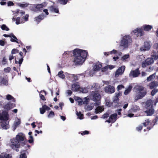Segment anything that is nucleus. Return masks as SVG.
Wrapping results in <instances>:
<instances>
[{"instance_id": "31", "label": "nucleus", "mask_w": 158, "mask_h": 158, "mask_svg": "<svg viewBox=\"0 0 158 158\" xmlns=\"http://www.w3.org/2000/svg\"><path fill=\"white\" fill-rule=\"evenodd\" d=\"M50 10L52 12H55L57 13H59L58 9L56 7L54 6H51L50 7Z\"/></svg>"}, {"instance_id": "10", "label": "nucleus", "mask_w": 158, "mask_h": 158, "mask_svg": "<svg viewBox=\"0 0 158 158\" xmlns=\"http://www.w3.org/2000/svg\"><path fill=\"white\" fill-rule=\"evenodd\" d=\"M47 5V2H44L41 4L37 5L35 8L33 9V10L34 11H41L44 8H45Z\"/></svg>"}, {"instance_id": "45", "label": "nucleus", "mask_w": 158, "mask_h": 158, "mask_svg": "<svg viewBox=\"0 0 158 158\" xmlns=\"http://www.w3.org/2000/svg\"><path fill=\"white\" fill-rule=\"evenodd\" d=\"M75 99L77 101L79 105H81L82 104V100L79 97H76Z\"/></svg>"}, {"instance_id": "17", "label": "nucleus", "mask_w": 158, "mask_h": 158, "mask_svg": "<svg viewBox=\"0 0 158 158\" xmlns=\"http://www.w3.org/2000/svg\"><path fill=\"white\" fill-rule=\"evenodd\" d=\"M117 114H114L111 115L110 117L108 120L106 121V122H107L108 123H114L116 120Z\"/></svg>"}, {"instance_id": "40", "label": "nucleus", "mask_w": 158, "mask_h": 158, "mask_svg": "<svg viewBox=\"0 0 158 158\" xmlns=\"http://www.w3.org/2000/svg\"><path fill=\"white\" fill-rule=\"evenodd\" d=\"M32 134V132L31 131L28 133V135H29V139L28 140V141L30 143H32L33 141V137L31 135Z\"/></svg>"}, {"instance_id": "29", "label": "nucleus", "mask_w": 158, "mask_h": 158, "mask_svg": "<svg viewBox=\"0 0 158 158\" xmlns=\"http://www.w3.org/2000/svg\"><path fill=\"white\" fill-rule=\"evenodd\" d=\"M10 37L11 38L10 40L11 42H15L18 43V40L16 37L12 33L10 34Z\"/></svg>"}, {"instance_id": "3", "label": "nucleus", "mask_w": 158, "mask_h": 158, "mask_svg": "<svg viewBox=\"0 0 158 158\" xmlns=\"http://www.w3.org/2000/svg\"><path fill=\"white\" fill-rule=\"evenodd\" d=\"M135 89L136 94L135 99L136 101L142 98L147 94V90L143 86L137 85Z\"/></svg>"}, {"instance_id": "32", "label": "nucleus", "mask_w": 158, "mask_h": 158, "mask_svg": "<svg viewBox=\"0 0 158 158\" xmlns=\"http://www.w3.org/2000/svg\"><path fill=\"white\" fill-rule=\"evenodd\" d=\"M132 88V87L131 85H129L128 87L126 89L124 92V94L125 95H127L128 94H129L131 91Z\"/></svg>"}, {"instance_id": "26", "label": "nucleus", "mask_w": 158, "mask_h": 158, "mask_svg": "<svg viewBox=\"0 0 158 158\" xmlns=\"http://www.w3.org/2000/svg\"><path fill=\"white\" fill-rule=\"evenodd\" d=\"M20 121L19 119H17L15 120L13 124V130L14 131L16 128L20 124Z\"/></svg>"}, {"instance_id": "28", "label": "nucleus", "mask_w": 158, "mask_h": 158, "mask_svg": "<svg viewBox=\"0 0 158 158\" xmlns=\"http://www.w3.org/2000/svg\"><path fill=\"white\" fill-rule=\"evenodd\" d=\"M110 55L115 54L116 56H120L122 53L120 52H118L117 51L113 49L112 51H110Z\"/></svg>"}, {"instance_id": "12", "label": "nucleus", "mask_w": 158, "mask_h": 158, "mask_svg": "<svg viewBox=\"0 0 158 158\" xmlns=\"http://www.w3.org/2000/svg\"><path fill=\"white\" fill-rule=\"evenodd\" d=\"M104 91L107 93L111 94L115 92V88L113 86L109 85L105 87Z\"/></svg>"}, {"instance_id": "38", "label": "nucleus", "mask_w": 158, "mask_h": 158, "mask_svg": "<svg viewBox=\"0 0 158 158\" xmlns=\"http://www.w3.org/2000/svg\"><path fill=\"white\" fill-rule=\"evenodd\" d=\"M154 48L157 50L158 53V43H155L154 45ZM155 59H157L158 58V54L156 55H153Z\"/></svg>"}, {"instance_id": "5", "label": "nucleus", "mask_w": 158, "mask_h": 158, "mask_svg": "<svg viewBox=\"0 0 158 158\" xmlns=\"http://www.w3.org/2000/svg\"><path fill=\"white\" fill-rule=\"evenodd\" d=\"M15 138L19 142L21 145V146H24L27 143V141L26 139L25 135L22 132L18 133Z\"/></svg>"}, {"instance_id": "9", "label": "nucleus", "mask_w": 158, "mask_h": 158, "mask_svg": "<svg viewBox=\"0 0 158 158\" xmlns=\"http://www.w3.org/2000/svg\"><path fill=\"white\" fill-rule=\"evenodd\" d=\"M102 67L101 64L99 63H96L93 66V69L89 72V75L90 76H93L95 72L99 71Z\"/></svg>"}, {"instance_id": "43", "label": "nucleus", "mask_w": 158, "mask_h": 158, "mask_svg": "<svg viewBox=\"0 0 158 158\" xmlns=\"http://www.w3.org/2000/svg\"><path fill=\"white\" fill-rule=\"evenodd\" d=\"M89 100V98L87 97L85 98L82 100V103L84 104H86L88 103Z\"/></svg>"}, {"instance_id": "2", "label": "nucleus", "mask_w": 158, "mask_h": 158, "mask_svg": "<svg viewBox=\"0 0 158 158\" xmlns=\"http://www.w3.org/2000/svg\"><path fill=\"white\" fill-rule=\"evenodd\" d=\"M9 118L8 112L6 111H0V121L2 123L1 127L3 129H7L9 128V126L7 122Z\"/></svg>"}, {"instance_id": "37", "label": "nucleus", "mask_w": 158, "mask_h": 158, "mask_svg": "<svg viewBox=\"0 0 158 158\" xmlns=\"http://www.w3.org/2000/svg\"><path fill=\"white\" fill-rule=\"evenodd\" d=\"M17 4L18 6L22 8H25L27 7L29 5V4L28 3L25 2H23L22 3H19Z\"/></svg>"}, {"instance_id": "11", "label": "nucleus", "mask_w": 158, "mask_h": 158, "mask_svg": "<svg viewBox=\"0 0 158 158\" xmlns=\"http://www.w3.org/2000/svg\"><path fill=\"white\" fill-rule=\"evenodd\" d=\"M133 32L135 35L138 36H142L144 34V32L141 27V28H139L135 29Z\"/></svg>"}, {"instance_id": "55", "label": "nucleus", "mask_w": 158, "mask_h": 158, "mask_svg": "<svg viewBox=\"0 0 158 158\" xmlns=\"http://www.w3.org/2000/svg\"><path fill=\"white\" fill-rule=\"evenodd\" d=\"M60 2L61 4L65 5L67 3L68 0H60Z\"/></svg>"}, {"instance_id": "7", "label": "nucleus", "mask_w": 158, "mask_h": 158, "mask_svg": "<svg viewBox=\"0 0 158 158\" xmlns=\"http://www.w3.org/2000/svg\"><path fill=\"white\" fill-rule=\"evenodd\" d=\"M72 90L73 91H79L83 93H86L88 92V90L86 88H83L80 87L77 83L73 84L72 85Z\"/></svg>"}, {"instance_id": "39", "label": "nucleus", "mask_w": 158, "mask_h": 158, "mask_svg": "<svg viewBox=\"0 0 158 158\" xmlns=\"http://www.w3.org/2000/svg\"><path fill=\"white\" fill-rule=\"evenodd\" d=\"M94 107V105L93 104L86 105L85 106V110H90L92 109Z\"/></svg>"}, {"instance_id": "42", "label": "nucleus", "mask_w": 158, "mask_h": 158, "mask_svg": "<svg viewBox=\"0 0 158 158\" xmlns=\"http://www.w3.org/2000/svg\"><path fill=\"white\" fill-rule=\"evenodd\" d=\"M6 98L8 100H11L13 102L15 101V99L14 97L10 94H8L6 96Z\"/></svg>"}, {"instance_id": "24", "label": "nucleus", "mask_w": 158, "mask_h": 158, "mask_svg": "<svg viewBox=\"0 0 158 158\" xmlns=\"http://www.w3.org/2000/svg\"><path fill=\"white\" fill-rule=\"evenodd\" d=\"M139 108L138 106L136 105H133L129 111L131 112H135L139 111Z\"/></svg>"}, {"instance_id": "1", "label": "nucleus", "mask_w": 158, "mask_h": 158, "mask_svg": "<svg viewBox=\"0 0 158 158\" xmlns=\"http://www.w3.org/2000/svg\"><path fill=\"white\" fill-rule=\"evenodd\" d=\"M74 56L73 61L76 65H82L85 61L88 53L87 51L78 48L73 51Z\"/></svg>"}, {"instance_id": "6", "label": "nucleus", "mask_w": 158, "mask_h": 158, "mask_svg": "<svg viewBox=\"0 0 158 158\" xmlns=\"http://www.w3.org/2000/svg\"><path fill=\"white\" fill-rule=\"evenodd\" d=\"M8 145L12 149L15 150L17 152L19 151L18 148L21 147V145L15 137L10 139Z\"/></svg>"}, {"instance_id": "23", "label": "nucleus", "mask_w": 158, "mask_h": 158, "mask_svg": "<svg viewBox=\"0 0 158 158\" xmlns=\"http://www.w3.org/2000/svg\"><path fill=\"white\" fill-rule=\"evenodd\" d=\"M142 28L144 31H149L152 28V26L149 25L145 24L142 27Z\"/></svg>"}, {"instance_id": "18", "label": "nucleus", "mask_w": 158, "mask_h": 158, "mask_svg": "<svg viewBox=\"0 0 158 158\" xmlns=\"http://www.w3.org/2000/svg\"><path fill=\"white\" fill-rule=\"evenodd\" d=\"M65 74L70 81H73L77 79V77L74 75V74H69L67 73H65Z\"/></svg>"}, {"instance_id": "14", "label": "nucleus", "mask_w": 158, "mask_h": 158, "mask_svg": "<svg viewBox=\"0 0 158 158\" xmlns=\"http://www.w3.org/2000/svg\"><path fill=\"white\" fill-rule=\"evenodd\" d=\"M125 67L124 66L119 67L115 72V77H118L119 75L122 74L125 70Z\"/></svg>"}, {"instance_id": "52", "label": "nucleus", "mask_w": 158, "mask_h": 158, "mask_svg": "<svg viewBox=\"0 0 158 158\" xmlns=\"http://www.w3.org/2000/svg\"><path fill=\"white\" fill-rule=\"evenodd\" d=\"M115 67V66L114 65H108L106 66V69L107 68H108V69H109L110 70L112 69H114Z\"/></svg>"}, {"instance_id": "4", "label": "nucleus", "mask_w": 158, "mask_h": 158, "mask_svg": "<svg viewBox=\"0 0 158 158\" xmlns=\"http://www.w3.org/2000/svg\"><path fill=\"white\" fill-rule=\"evenodd\" d=\"M132 42V40L130 36L129 35H125L122 38L120 46L124 48H127Z\"/></svg>"}, {"instance_id": "27", "label": "nucleus", "mask_w": 158, "mask_h": 158, "mask_svg": "<svg viewBox=\"0 0 158 158\" xmlns=\"http://www.w3.org/2000/svg\"><path fill=\"white\" fill-rule=\"evenodd\" d=\"M104 110L103 106H99L95 109V112L96 114H99L101 113Z\"/></svg>"}, {"instance_id": "58", "label": "nucleus", "mask_w": 158, "mask_h": 158, "mask_svg": "<svg viewBox=\"0 0 158 158\" xmlns=\"http://www.w3.org/2000/svg\"><path fill=\"white\" fill-rule=\"evenodd\" d=\"M20 18L19 17H18L16 19V23L17 24H19L21 23L20 21Z\"/></svg>"}, {"instance_id": "54", "label": "nucleus", "mask_w": 158, "mask_h": 158, "mask_svg": "<svg viewBox=\"0 0 158 158\" xmlns=\"http://www.w3.org/2000/svg\"><path fill=\"white\" fill-rule=\"evenodd\" d=\"M18 50L16 49H13L11 51V54H14L17 53L18 52Z\"/></svg>"}, {"instance_id": "53", "label": "nucleus", "mask_w": 158, "mask_h": 158, "mask_svg": "<svg viewBox=\"0 0 158 158\" xmlns=\"http://www.w3.org/2000/svg\"><path fill=\"white\" fill-rule=\"evenodd\" d=\"M124 86L122 85H119L117 87V89L118 91L121 89L123 88H124Z\"/></svg>"}, {"instance_id": "59", "label": "nucleus", "mask_w": 158, "mask_h": 158, "mask_svg": "<svg viewBox=\"0 0 158 158\" xmlns=\"http://www.w3.org/2000/svg\"><path fill=\"white\" fill-rule=\"evenodd\" d=\"M7 61L5 57H4L3 58L2 60V64L3 65H5L7 63Z\"/></svg>"}, {"instance_id": "62", "label": "nucleus", "mask_w": 158, "mask_h": 158, "mask_svg": "<svg viewBox=\"0 0 158 158\" xmlns=\"http://www.w3.org/2000/svg\"><path fill=\"white\" fill-rule=\"evenodd\" d=\"M142 128V126L140 125V126H138V127H136V129L137 131H140L141 130Z\"/></svg>"}, {"instance_id": "33", "label": "nucleus", "mask_w": 158, "mask_h": 158, "mask_svg": "<svg viewBox=\"0 0 158 158\" xmlns=\"http://www.w3.org/2000/svg\"><path fill=\"white\" fill-rule=\"evenodd\" d=\"M59 77L62 79H64L65 78V76L63 73V72L62 71H59L57 75Z\"/></svg>"}, {"instance_id": "19", "label": "nucleus", "mask_w": 158, "mask_h": 158, "mask_svg": "<svg viewBox=\"0 0 158 158\" xmlns=\"http://www.w3.org/2000/svg\"><path fill=\"white\" fill-rule=\"evenodd\" d=\"M146 110L144 111V112L147 116H151L154 113V110L153 108H145Z\"/></svg>"}, {"instance_id": "30", "label": "nucleus", "mask_w": 158, "mask_h": 158, "mask_svg": "<svg viewBox=\"0 0 158 158\" xmlns=\"http://www.w3.org/2000/svg\"><path fill=\"white\" fill-rule=\"evenodd\" d=\"M130 58V56L129 54L124 55L121 58V60L124 61H128Z\"/></svg>"}, {"instance_id": "47", "label": "nucleus", "mask_w": 158, "mask_h": 158, "mask_svg": "<svg viewBox=\"0 0 158 158\" xmlns=\"http://www.w3.org/2000/svg\"><path fill=\"white\" fill-rule=\"evenodd\" d=\"M2 158H12L11 156L9 154H5L4 155L2 156Z\"/></svg>"}, {"instance_id": "21", "label": "nucleus", "mask_w": 158, "mask_h": 158, "mask_svg": "<svg viewBox=\"0 0 158 158\" xmlns=\"http://www.w3.org/2000/svg\"><path fill=\"white\" fill-rule=\"evenodd\" d=\"M158 86L157 82L154 81L149 83L148 85V87L150 89H152Z\"/></svg>"}, {"instance_id": "35", "label": "nucleus", "mask_w": 158, "mask_h": 158, "mask_svg": "<svg viewBox=\"0 0 158 158\" xmlns=\"http://www.w3.org/2000/svg\"><path fill=\"white\" fill-rule=\"evenodd\" d=\"M156 75V73H153V74L151 75L149 77H148L147 80L148 81H150L152 80L153 79L155 78Z\"/></svg>"}, {"instance_id": "22", "label": "nucleus", "mask_w": 158, "mask_h": 158, "mask_svg": "<svg viewBox=\"0 0 158 158\" xmlns=\"http://www.w3.org/2000/svg\"><path fill=\"white\" fill-rule=\"evenodd\" d=\"M153 55H156V54H155L154 53L152 55V58H147L145 61L146 62V64L148 65H150L151 64H152L154 62V60H155L154 58V57L153 56Z\"/></svg>"}, {"instance_id": "50", "label": "nucleus", "mask_w": 158, "mask_h": 158, "mask_svg": "<svg viewBox=\"0 0 158 158\" xmlns=\"http://www.w3.org/2000/svg\"><path fill=\"white\" fill-rule=\"evenodd\" d=\"M150 123V121L149 119H147L145 120V121L143 123V124L144 126L146 127L149 125Z\"/></svg>"}, {"instance_id": "61", "label": "nucleus", "mask_w": 158, "mask_h": 158, "mask_svg": "<svg viewBox=\"0 0 158 158\" xmlns=\"http://www.w3.org/2000/svg\"><path fill=\"white\" fill-rule=\"evenodd\" d=\"M109 114L106 113L105 114H104L103 115L102 118H107V117H108L109 116Z\"/></svg>"}, {"instance_id": "60", "label": "nucleus", "mask_w": 158, "mask_h": 158, "mask_svg": "<svg viewBox=\"0 0 158 158\" xmlns=\"http://www.w3.org/2000/svg\"><path fill=\"white\" fill-rule=\"evenodd\" d=\"M148 65L146 64V61H145L143 62L142 64V66L143 68H145Z\"/></svg>"}, {"instance_id": "51", "label": "nucleus", "mask_w": 158, "mask_h": 158, "mask_svg": "<svg viewBox=\"0 0 158 158\" xmlns=\"http://www.w3.org/2000/svg\"><path fill=\"white\" fill-rule=\"evenodd\" d=\"M45 108H44V106H43L42 108H40V114H43L45 113Z\"/></svg>"}, {"instance_id": "36", "label": "nucleus", "mask_w": 158, "mask_h": 158, "mask_svg": "<svg viewBox=\"0 0 158 158\" xmlns=\"http://www.w3.org/2000/svg\"><path fill=\"white\" fill-rule=\"evenodd\" d=\"M1 83L0 85H7L8 80L6 78H2L1 80Z\"/></svg>"}, {"instance_id": "46", "label": "nucleus", "mask_w": 158, "mask_h": 158, "mask_svg": "<svg viewBox=\"0 0 158 158\" xmlns=\"http://www.w3.org/2000/svg\"><path fill=\"white\" fill-rule=\"evenodd\" d=\"M1 28L3 30L8 31L9 30V28L5 24L2 25L1 26Z\"/></svg>"}, {"instance_id": "16", "label": "nucleus", "mask_w": 158, "mask_h": 158, "mask_svg": "<svg viewBox=\"0 0 158 158\" xmlns=\"http://www.w3.org/2000/svg\"><path fill=\"white\" fill-rule=\"evenodd\" d=\"M139 74L140 72L139 69H137L135 70H131L129 74V76L130 77L131 76H133V77H136L139 76Z\"/></svg>"}, {"instance_id": "25", "label": "nucleus", "mask_w": 158, "mask_h": 158, "mask_svg": "<svg viewBox=\"0 0 158 158\" xmlns=\"http://www.w3.org/2000/svg\"><path fill=\"white\" fill-rule=\"evenodd\" d=\"M44 16L43 15H40L39 16L35 17V21L38 24V23L43 19L44 18Z\"/></svg>"}, {"instance_id": "44", "label": "nucleus", "mask_w": 158, "mask_h": 158, "mask_svg": "<svg viewBox=\"0 0 158 158\" xmlns=\"http://www.w3.org/2000/svg\"><path fill=\"white\" fill-rule=\"evenodd\" d=\"M19 158H27V156L24 151L21 152Z\"/></svg>"}, {"instance_id": "64", "label": "nucleus", "mask_w": 158, "mask_h": 158, "mask_svg": "<svg viewBox=\"0 0 158 158\" xmlns=\"http://www.w3.org/2000/svg\"><path fill=\"white\" fill-rule=\"evenodd\" d=\"M115 94L116 95L115 96L119 98V97L121 96L122 94L121 92H119L118 93H116Z\"/></svg>"}, {"instance_id": "15", "label": "nucleus", "mask_w": 158, "mask_h": 158, "mask_svg": "<svg viewBox=\"0 0 158 158\" xmlns=\"http://www.w3.org/2000/svg\"><path fill=\"white\" fill-rule=\"evenodd\" d=\"M150 43L148 42H145L144 43L143 46L140 48L141 51H146L148 50L150 48Z\"/></svg>"}, {"instance_id": "56", "label": "nucleus", "mask_w": 158, "mask_h": 158, "mask_svg": "<svg viewBox=\"0 0 158 158\" xmlns=\"http://www.w3.org/2000/svg\"><path fill=\"white\" fill-rule=\"evenodd\" d=\"M4 70V71L6 73H9L10 71V68L9 67H8L6 68H5Z\"/></svg>"}, {"instance_id": "20", "label": "nucleus", "mask_w": 158, "mask_h": 158, "mask_svg": "<svg viewBox=\"0 0 158 158\" xmlns=\"http://www.w3.org/2000/svg\"><path fill=\"white\" fill-rule=\"evenodd\" d=\"M15 107L14 104L11 103L10 102H8L4 106H2L4 109L7 110H9Z\"/></svg>"}, {"instance_id": "41", "label": "nucleus", "mask_w": 158, "mask_h": 158, "mask_svg": "<svg viewBox=\"0 0 158 158\" xmlns=\"http://www.w3.org/2000/svg\"><path fill=\"white\" fill-rule=\"evenodd\" d=\"M113 103H115L114 106H117L119 102V98L115 96L113 98Z\"/></svg>"}, {"instance_id": "8", "label": "nucleus", "mask_w": 158, "mask_h": 158, "mask_svg": "<svg viewBox=\"0 0 158 158\" xmlns=\"http://www.w3.org/2000/svg\"><path fill=\"white\" fill-rule=\"evenodd\" d=\"M90 98L94 101H99L101 98V96L98 91H92L90 94Z\"/></svg>"}, {"instance_id": "57", "label": "nucleus", "mask_w": 158, "mask_h": 158, "mask_svg": "<svg viewBox=\"0 0 158 158\" xmlns=\"http://www.w3.org/2000/svg\"><path fill=\"white\" fill-rule=\"evenodd\" d=\"M157 92V90L156 89H153L151 92V95L152 96H154Z\"/></svg>"}, {"instance_id": "49", "label": "nucleus", "mask_w": 158, "mask_h": 158, "mask_svg": "<svg viewBox=\"0 0 158 158\" xmlns=\"http://www.w3.org/2000/svg\"><path fill=\"white\" fill-rule=\"evenodd\" d=\"M77 115L78 118L80 119H82L83 118V114H82L80 112L77 113Z\"/></svg>"}, {"instance_id": "34", "label": "nucleus", "mask_w": 158, "mask_h": 158, "mask_svg": "<svg viewBox=\"0 0 158 158\" xmlns=\"http://www.w3.org/2000/svg\"><path fill=\"white\" fill-rule=\"evenodd\" d=\"M105 102L106 105L109 107H110L113 106V103L110 102L108 98L105 99Z\"/></svg>"}, {"instance_id": "13", "label": "nucleus", "mask_w": 158, "mask_h": 158, "mask_svg": "<svg viewBox=\"0 0 158 158\" xmlns=\"http://www.w3.org/2000/svg\"><path fill=\"white\" fill-rule=\"evenodd\" d=\"M156 102L155 100H149L146 102L145 108H153V105H156Z\"/></svg>"}, {"instance_id": "48", "label": "nucleus", "mask_w": 158, "mask_h": 158, "mask_svg": "<svg viewBox=\"0 0 158 158\" xmlns=\"http://www.w3.org/2000/svg\"><path fill=\"white\" fill-rule=\"evenodd\" d=\"M54 116V113L52 111L50 112L49 114L48 115V117L49 118H53Z\"/></svg>"}, {"instance_id": "63", "label": "nucleus", "mask_w": 158, "mask_h": 158, "mask_svg": "<svg viewBox=\"0 0 158 158\" xmlns=\"http://www.w3.org/2000/svg\"><path fill=\"white\" fill-rule=\"evenodd\" d=\"M89 131H84L83 132H81V134L82 135H85L86 134H89Z\"/></svg>"}]
</instances>
